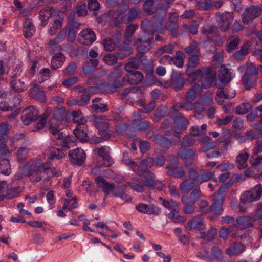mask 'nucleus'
I'll return each instance as SVG.
<instances>
[{"label": "nucleus", "instance_id": "obj_55", "mask_svg": "<svg viewBox=\"0 0 262 262\" xmlns=\"http://www.w3.org/2000/svg\"><path fill=\"white\" fill-rule=\"evenodd\" d=\"M66 154L63 152L62 150L57 148L51 151L48 159L50 160H52L54 159L60 160L64 158Z\"/></svg>", "mask_w": 262, "mask_h": 262}, {"label": "nucleus", "instance_id": "obj_4", "mask_svg": "<svg viewBox=\"0 0 262 262\" xmlns=\"http://www.w3.org/2000/svg\"><path fill=\"white\" fill-rule=\"evenodd\" d=\"M106 117L105 116H94V123L95 126L98 130V134L101 135L100 137H94L93 139V141L95 143H100L102 141L108 140L110 135L108 132V124L103 121H105Z\"/></svg>", "mask_w": 262, "mask_h": 262}, {"label": "nucleus", "instance_id": "obj_64", "mask_svg": "<svg viewBox=\"0 0 262 262\" xmlns=\"http://www.w3.org/2000/svg\"><path fill=\"white\" fill-rule=\"evenodd\" d=\"M214 175L213 172H207L202 173L198 180V183H202L211 180Z\"/></svg>", "mask_w": 262, "mask_h": 262}, {"label": "nucleus", "instance_id": "obj_11", "mask_svg": "<svg viewBox=\"0 0 262 262\" xmlns=\"http://www.w3.org/2000/svg\"><path fill=\"white\" fill-rule=\"evenodd\" d=\"M70 161L75 165L82 166L85 160V154L83 150L77 148L68 152Z\"/></svg>", "mask_w": 262, "mask_h": 262}, {"label": "nucleus", "instance_id": "obj_51", "mask_svg": "<svg viewBox=\"0 0 262 262\" xmlns=\"http://www.w3.org/2000/svg\"><path fill=\"white\" fill-rule=\"evenodd\" d=\"M254 221V217L251 216H242L236 219L237 223L244 228L250 226L251 223Z\"/></svg>", "mask_w": 262, "mask_h": 262}, {"label": "nucleus", "instance_id": "obj_35", "mask_svg": "<svg viewBox=\"0 0 262 262\" xmlns=\"http://www.w3.org/2000/svg\"><path fill=\"white\" fill-rule=\"evenodd\" d=\"M188 225L191 229L202 230L204 227V225L202 215H199L191 219L188 222Z\"/></svg>", "mask_w": 262, "mask_h": 262}, {"label": "nucleus", "instance_id": "obj_56", "mask_svg": "<svg viewBox=\"0 0 262 262\" xmlns=\"http://www.w3.org/2000/svg\"><path fill=\"white\" fill-rule=\"evenodd\" d=\"M252 108V105L249 103L244 102L237 106L235 112L238 114H245Z\"/></svg>", "mask_w": 262, "mask_h": 262}, {"label": "nucleus", "instance_id": "obj_50", "mask_svg": "<svg viewBox=\"0 0 262 262\" xmlns=\"http://www.w3.org/2000/svg\"><path fill=\"white\" fill-rule=\"evenodd\" d=\"M206 129L207 125L205 124H203L200 128L198 126H193L190 128V133L194 137H201L205 135Z\"/></svg>", "mask_w": 262, "mask_h": 262}, {"label": "nucleus", "instance_id": "obj_28", "mask_svg": "<svg viewBox=\"0 0 262 262\" xmlns=\"http://www.w3.org/2000/svg\"><path fill=\"white\" fill-rule=\"evenodd\" d=\"M126 188V185L114 186V189L112 191V194L115 197L120 198L126 202H130L132 200V198L125 193L124 191Z\"/></svg>", "mask_w": 262, "mask_h": 262}, {"label": "nucleus", "instance_id": "obj_45", "mask_svg": "<svg viewBox=\"0 0 262 262\" xmlns=\"http://www.w3.org/2000/svg\"><path fill=\"white\" fill-rule=\"evenodd\" d=\"M166 60L169 62L171 64H173L177 67H180V51L176 52L174 57L169 55H164L161 59L160 61Z\"/></svg>", "mask_w": 262, "mask_h": 262}, {"label": "nucleus", "instance_id": "obj_6", "mask_svg": "<svg viewBox=\"0 0 262 262\" xmlns=\"http://www.w3.org/2000/svg\"><path fill=\"white\" fill-rule=\"evenodd\" d=\"M224 187H220L217 193L212 196L213 203L209 207V211L214 215H219L223 212L222 205L224 200L225 192L223 191Z\"/></svg>", "mask_w": 262, "mask_h": 262}, {"label": "nucleus", "instance_id": "obj_43", "mask_svg": "<svg viewBox=\"0 0 262 262\" xmlns=\"http://www.w3.org/2000/svg\"><path fill=\"white\" fill-rule=\"evenodd\" d=\"M195 155V152L191 149H181V158L188 160V162L185 163L187 166H189L192 164Z\"/></svg>", "mask_w": 262, "mask_h": 262}, {"label": "nucleus", "instance_id": "obj_15", "mask_svg": "<svg viewBox=\"0 0 262 262\" xmlns=\"http://www.w3.org/2000/svg\"><path fill=\"white\" fill-rule=\"evenodd\" d=\"M179 106L177 105L174 106L170 111V115L173 119V122L172 124V129L176 136L177 138L180 137V116L179 112Z\"/></svg>", "mask_w": 262, "mask_h": 262}, {"label": "nucleus", "instance_id": "obj_10", "mask_svg": "<svg viewBox=\"0 0 262 262\" xmlns=\"http://www.w3.org/2000/svg\"><path fill=\"white\" fill-rule=\"evenodd\" d=\"M261 13V9L258 6H251L247 8L242 15V20L245 24L252 22Z\"/></svg>", "mask_w": 262, "mask_h": 262}, {"label": "nucleus", "instance_id": "obj_36", "mask_svg": "<svg viewBox=\"0 0 262 262\" xmlns=\"http://www.w3.org/2000/svg\"><path fill=\"white\" fill-rule=\"evenodd\" d=\"M23 31L25 38H31L35 32V28L33 23L30 20H26L24 24Z\"/></svg>", "mask_w": 262, "mask_h": 262}, {"label": "nucleus", "instance_id": "obj_38", "mask_svg": "<svg viewBox=\"0 0 262 262\" xmlns=\"http://www.w3.org/2000/svg\"><path fill=\"white\" fill-rule=\"evenodd\" d=\"M245 248L244 245L240 243H235L233 246L227 248L226 252L229 256L239 254L244 251Z\"/></svg>", "mask_w": 262, "mask_h": 262}, {"label": "nucleus", "instance_id": "obj_23", "mask_svg": "<svg viewBox=\"0 0 262 262\" xmlns=\"http://www.w3.org/2000/svg\"><path fill=\"white\" fill-rule=\"evenodd\" d=\"M29 95L32 98L41 102H45L46 100L44 91L36 83L34 84L33 86L30 89Z\"/></svg>", "mask_w": 262, "mask_h": 262}, {"label": "nucleus", "instance_id": "obj_49", "mask_svg": "<svg viewBox=\"0 0 262 262\" xmlns=\"http://www.w3.org/2000/svg\"><path fill=\"white\" fill-rule=\"evenodd\" d=\"M53 116L52 121L62 123L64 121L66 117L65 110L63 108L55 109L53 112Z\"/></svg>", "mask_w": 262, "mask_h": 262}, {"label": "nucleus", "instance_id": "obj_62", "mask_svg": "<svg viewBox=\"0 0 262 262\" xmlns=\"http://www.w3.org/2000/svg\"><path fill=\"white\" fill-rule=\"evenodd\" d=\"M195 186L194 182H190L188 180H185L181 184V190L188 192L192 190Z\"/></svg>", "mask_w": 262, "mask_h": 262}, {"label": "nucleus", "instance_id": "obj_41", "mask_svg": "<svg viewBox=\"0 0 262 262\" xmlns=\"http://www.w3.org/2000/svg\"><path fill=\"white\" fill-rule=\"evenodd\" d=\"M84 125L78 124L77 127L73 130L75 136L81 141H85L88 139L87 133Z\"/></svg>", "mask_w": 262, "mask_h": 262}, {"label": "nucleus", "instance_id": "obj_3", "mask_svg": "<svg viewBox=\"0 0 262 262\" xmlns=\"http://www.w3.org/2000/svg\"><path fill=\"white\" fill-rule=\"evenodd\" d=\"M135 173L140 177L144 178L146 180L141 182L143 185L150 188L162 190L164 186L159 181L155 179V175L147 169L141 168L140 166L137 170H135Z\"/></svg>", "mask_w": 262, "mask_h": 262}, {"label": "nucleus", "instance_id": "obj_33", "mask_svg": "<svg viewBox=\"0 0 262 262\" xmlns=\"http://www.w3.org/2000/svg\"><path fill=\"white\" fill-rule=\"evenodd\" d=\"M53 9L49 7L43 8L39 12V19L41 21V25L45 26L48 22L49 19L53 14Z\"/></svg>", "mask_w": 262, "mask_h": 262}, {"label": "nucleus", "instance_id": "obj_58", "mask_svg": "<svg viewBox=\"0 0 262 262\" xmlns=\"http://www.w3.org/2000/svg\"><path fill=\"white\" fill-rule=\"evenodd\" d=\"M200 54H192L188 58V62L187 63L188 69L189 68H194L199 63V56Z\"/></svg>", "mask_w": 262, "mask_h": 262}, {"label": "nucleus", "instance_id": "obj_19", "mask_svg": "<svg viewBox=\"0 0 262 262\" xmlns=\"http://www.w3.org/2000/svg\"><path fill=\"white\" fill-rule=\"evenodd\" d=\"M11 97V95L9 92L3 93L0 95V110L2 111H11L16 106L15 103L14 104L13 106L10 105L8 103ZM17 99L18 102L17 105L19 104L20 102L19 98H17Z\"/></svg>", "mask_w": 262, "mask_h": 262}, {"label": "nucleus", "instance_id": "obj_27", "mask_svg": "<svg viewBox=\"0 0 262 262\" xmlns=\"http://www.w3.org/2000/svg\"><path fill=\"white\" fill-rule=\"evenodd\" d=\"M238 71L241 73H244V76L250 77L256 75L258 72L252 62L248 63L238 68Z\"/></svg>", "mask_w": 262, "mask_h": 262}, {"label": "nucleus", "instance_id": "obj_40", "mask_svg": "<svg viewBox=\"0 0 262 262\" xmlns=\"http://www.w3.org/2000/svg\"><path fill=\"white\" fill-rule=\"evenodd\" d=\"M59 140H61L60 144L62 147L66 148L75 146L76 142V139L73 136L63 137L62 135Z\"/></svg>", "mask_w": 262, "mask_h": 262}, {"label": "nucleus", "instance_id": "obj_16", "mask_svg": "<svg viewBox=\"0 0 262 262\" xmlns=\"http://www.w3.org/2000/svg\"><path fill=\"white\" fill-rule=\"evenodd\" d=\"M161 3L159 0H146L143 5L144 11L148 14L151 15L157 13L161 15L163 14L159 9Z\"/></svg>", "mask_w": 262, "mask_h": 262}, {"label": "nucleus", "instance_id": "obj_20", "mask_svg": "<svg viewBox=\"0 0 262 262\" xmlns=\"http://www.w3.org/2000/svg\"><path fill=\"white\" fill-rule=\"evenodd\" d=\"M234 77V73L231 69H228L225 65L221 66L219 69V78L222 83L227 84Z\"/></svg>", "mask_w": 262, "mask_h": 262}, {"label": "nucleus", "instance_id": "obj_9", "mask_svg": "<svg viewBox=\"0 0 262 262\" xmlns=\"http://www.w3.org/2000/svg\"><path fill=\"white\" fill-rule=\"evenodd\" d=\"M39 117L38 109L33 106L26 107L22 112L21 121L24 125H28L35 121Z\"/></svg>", "mask_w": 262, "mask_h": 262}, {"label": "nucleus", "instance_id": "obj_26", "mask_svg": "<svg viewBox=\"0 0 262 262\" xmlns=\"http://www.w3.org/2000/svg\"><path fill=\"white\" fill-rule=\"evenodd\" d=\"M179 163V160L178 158L175 156H172L170 159V164L167 168L168 174L180 178V171L178 165Z\"/></svg>", "mask_w": 262, "mask_h": 262}, {"label": "nucleus", "instance_id": "obj_63", "mask_svg": "<svg viewBox=\"0 0 262 262\" xmlns=\"http://www.w3.org/2000/svg\"><path fill=\"white\" fill-rule=\"evenodd\" d=\"M208 203L206 200H201L198 204V210L201 213H207L209 211Z\"/></svg>", "mask_w": 262, "mask_h": 262}, {"label": "nucleus", "instance_id": "obj_37", "mask_svg": "<svg viewBox=\"0 0 262 262\" xmlns=\"http://www.w3.org/2000/svg\"><path fill=\"white\" fill-rule=\"evenodd\" d=\"M66 61L65 56L61 53H57L52 58L51 67L54 69L60 68Z\"/></svg>", "mask_w": 262, "mask_h": 262}, {"label": "nucleus", "instance_id": "obj_13", "mask_svg": "<svg viewBox=\"0 0 262 262\" xmlns=\"http://www.w3.org/2000/svg\"><path fill=\"white\" fill-rule=\"evenodd\" d=\"M96 39L95 33L89 28L82 30L78 36L80 43L85 46L92 45L96 40Z\"/></svg>", "mask_w": 262, "mask_h": 262}, {"label": "nucleus", "instance_id": "obj_29", "mask_svg": "<svg viewBox=\"0 0 262 262\" xmlns=\"http://www.w3.org/2000/svg\"><path fill=\"white\" fill-rule=\"evenodd\" d=\"M63 18L61 16H53V22L50 23L48 30V33L50 36L55 35L57 31L60 29L63 24Z\"/></svg>", "mask_w": 262, "mask_h": 262}, {"label": "nucleus", "instance_id": "obj_57", "mask_svg": "<svg viewBox=\"0 0 262 262\" xmlns=\"http://www.w3.org/2000/svg\"><path fill=\"white\" fill-rule=\"evenodd\" d=\"M249 48L248 45H243L239 51L234 54V57L238 60H242L245 58V55L248 53Z\"/></svg>", "mask_w": 262, "mask_h": 262}, {"label": "nucleus", "instance_id": "obj_2", "mask_svg": "<svg viewBox=\"0 0 262 262\" xmlns=\"http://www.w3.org/2000/svg\"><path fill=\"white\" fill-rule=\"evenodd\" d=\"M47 169L44 168V164L40 163L36 160H32L23 167L24 176L29 178L32 182H38L45 177L44 171Z\"/></svg>", "mask_w": 262, "mask_h": 262}, {"label": "nucleus", "instance_id": "obj_59", "mask_svg": "<svg viewBox=\"0 0 262 262\" xmlns=\"http://www.w3.org/2000/svg\"><path fill=\"white\" fill-rule=\"evenodd\" d=\"M235 226H230L229 227H223L220 231L219 236L220 237L226 239L228 235L234 231L235 228Z\"/></svg>", "mask_w": 262, "mask_h": 262}, {"label": "nucleus", "instance_id": "obj_34", "mask_svg": "<svg viewBox=\"0 0 262 262\" xmlns=\"http://www.w3.org/2000/svg\"><path fill=\"white\" fill-rule=\"evenodd\" d=\"M204 79L202 82V86L204 89H208L211 86H214L216 81V75L213 73L210 68V73L208 75H205Z\"/></svg>", "mask_w": 262, "mask_h": 262}, {"label": "nucleus", "instance_id": "obj_61", "mask_svg": "<svg viewBox=\"0 0 262 262\" xmlns=\"http://www.w3.org/2000/svg\"><path fill=\"white\" fill-rule=\"evenodd\" d=\"M103 45L104 50L107 51H112L114 50L116 47L115 42L110 38L104 39Z\"/></svg>", "mask_w": 262, "mask_h": 262}, {"label": "nucleus", "instance_id": "obj_7", "mask_svg": "<svg viewBox=\"0 0 262 262\" xmlns=\"http://www.w3.org/2000/svg\"><path fill=\"white\" fill-rule=\"evenodd\" d=\"M159 199L163 201V205L165 207L170 210L168 217L176 223H179L180 216L178 204L172 200L167 201L164 200L162 197H160Z\"/></svg>", "mask_w": 262, "mask_h": 262}, {"label": "nucleus", "instance_id": "obj_12", "mask_svg": "<svg viewBox=\"0 0 262 262\" xmlns=\"http://www.w3.org/2000/svg\"><path fill=\"white\" fill-rule=\"evenodd\" d=\"M178 14L176 13H172L171 14H170V20L166 24L165 26V28H164L163 27V25H162V28H164L165 30V29L169 30L170 31L172 32V33H176L178 29L179 26L178 23L174 20H172V19H177L178 18ZM159 17L162 18V21H163V17L162 15L161 16L155 15L153 17L152 20L151 21H150L149 22H155L157 24H158ZM162 23L163 21H162Z\"/></svg>", "mask_w": 262, "mask_h": 262}, {"label": "nucleus", "instance_id": "obj_52", "mask_svg": "<svg viewBox=\"0 0 262 262\" xmlns=\"http://www.w3.org/2000/svg\"><path fill=\"white\" fill-rule=\"evenodd\" d=\"M240 39L238 37L231 36L228 40V44L226 47V50L230 52L234 50L239 43Z\"/></svg>", "mask_w": 262, "mask_h": 262}, {"label": "nucleus", "instance_id": "obj_42", "mask_svg": "<svg viewBox=\"0 0 262 262\" xmlns=\"http://www.w3.org/2000/svg\"><path fill=\"white\" fill-rule=\"evenodd\" d=\"M62 123H61L51 120L50 124L49 130L53 135L57 136L55 137L57 139H59L61 137L62 134V133L60 132V130L61 129L60 125Z\"/></svg>", "mask_w": 262, "mask_h": 262}, {"label": "nucleus", "instance_id": "obj_18", "mask_svg": "<svg viewBox=\"0 0 262 262\" xmlns=\"http://www.w3.org/2000/svg\"><path fill=\"white\" fill-rule=\"evenodd\" d=\"M136 209L142 213L157 215L160 213V209L154 204L139 203L136 206Z\"/></svg>", "mask_w": 262, "mask_h": 262}, {"label": "nucleus", "instance_id": "obj_44", "mask_svg": "<svg viewBox=\"0 0 262 262\" xmlns=\"http://www.w3.org/2000/svg\"><path fill=\"white\" fill-rule=\"evenodd\" d=\"M171 86L176 91L180 90V72L173 70L171 75Z\"/></svg>", "mask_w": 262, "mask_h": 262}, {"label": "nucleus", "instance_id": "obj_24", "mask_svg": "<svg viewBox=\"0 0 262 262\" xmlns=\"http://www.w3.org/2000/svg\"><path fill=\"white\" fill-rule=\"evenodd\" d=\"M108 148L106 146H102L94 150V151L102 158L103 164L105 166H110L113 164L112 158L108 154Z\"/></svg>", "mask_w": 262, "mask_h": 262}, {"label": "nucleus", "instance_id": "obj_17", "mask_svg": "<svg viewBox=\"0 0 262 262\" xmlns=\"http://www.w3.org/2000/svg\"><path fill=\"white\" fill-rule=\"evenodd\" d=\"M213 103V99L212 97H208L206 99H203L201 100L197 101L194 105L190 104V105H186L185 104H181V108H186V110H191L194 108L195 111L198 112H202L205 106L211 105Z\"/></svg>", "mask_w": 262, "mask_h": 262}, {"label": "nucleus", "instance_id": "obj_8", "mask_svg": "<svg viewBox=\"0 0 262 262\" xmlns=\"http://www.w3.org/2000/svg\"><path fill=\"white\" fill-rule=\"evenodd\" d=\"M216 18L220 29L225 32L228 30L233 21L234 16L232 12H225L223 13H217Z\"/></svg>", "mask_w": 262, "mask_h": 262}, {"label": "nucleus", "instance_id": "obj_48", "mask_svg": "<svg viewBox=\"0 0 262 262\" xmlns=\"http://www.w3.org/2000/svg\"><path fill=\"white\" fill-rule=\"evenodd\" d=\"M0 173L9 175L11 173V165L8 159H4L0 161Z\"/></svg>", "mask_w": 262, "mask_h": 262}, {"label": "nucleus", "instance_id": "obj_22", "mask_svg": "<svg viewBox=\"0 0 262 262\" xmlns=\"http://www.w3.org/2000/svg\"><path fill=\"white\" fill-rule=\"evenodd\" d=\"M210 72V67H205L201 69H199L194 72H191L189 69L186 71L187 74L190 76L194 81L199 82L205 75H208Z\"/></svg>", "mask_w": 262, "mask_h": 262}, {"label": "nucleus", "instance_id": "obj_53", "mask_svg": "<svg viewBox=\"0 0 262 262\" xmlns=\"http://www.w3.org/2000/svg\"><path fill=\"white\" fill-rule=\"evenodd\" d=\"M72 115L73 117V121L79 125H84L86 122L85 119L81 117L82 112L80 110L73 111Z\"/></svg>", "mask_w": 262, "mask_h": 262}, {"label": "nucleus", "instance_id": "obj_39", "mask_svg": "<svg viewBox=\"0 0 262 262\" xmlns=\"http://www.w3.org/2000/svg\"><path fill=\"white\" fill-rule=\"evenodd\" d=\"M101 99L97 98L92 100V104L91 107L95 112H104L108 110L107 105L105 104L100 103Z\"/></svg>", "mask_w": 262, "mask_h": 262}, {"label": "nucleus", "instance_id": "obj_31", "mask_svg": "<svg viewBox=\"0 0 262 262\" xmlns=\"http://www.w3.org/2000/svg\"><path fill=\"white\" fill-rule=\"evenodd\" d=\"M67 35V28H64L60 30L56 36L52 39H50L48 42V47L52 48L59 43L62 42L66 38Z\"/></svg>", "mask_w": 262, "mask_h": 262}, {"label": "nucleus", "instance_id": "obj_30", "mask_svg": "<svg viewBox=\"0 0 262 262\" xmlns=\"http://www.w3.org/2000/svg\"><path fill=\"white\" fill-rule=\"evenodd\" d=\"M252 127L254 129L248 131L245 135L249 139H256L262 137V121L257 123L253 124Z\"/></svg>", "mask_w": 262, "mask_h": 262}, {"label": "nucleus", "instance_id": "obj_14", "mask_svg": "<svg viewBox=\"0 0 262 262\" xmlns=\"http://www.w3.org/2000/svg\"><path fill=\"white\" fill-rule=\"evenodd\" d=\"M144 78L143 75L139 71H134L128 72V74L123 78V82L125 85H137L141 82Z\"/></svg>", "mask_w": 262, "mask_h": 262}, {"label": "nucleus", "instance_id": "obj_5", "mask_svg": "<svg viewBox=\"0 0 262 262\" xmlns=\"http://www.w3.org/2000/svg\"><path fill=\"white\" fill-rule=\"evenodd\" d=\"M262 196V185H256L249 190L244 191L240 196V202L243 205H248L260 200Z\"/></svg>", "mask_w": 262, "mask_h": 262}, {"label": "nucleus", "instance_id": "obj_47", "mask_svg": "<svg viewBox=\"0 0 262 262\" xmlns=\"http://www.w3.org/2000/svg\"><path fill=\"white\" fill-rule=\"evenodd\" d=\"M29 149L26 147H19L17 151L16 156L17 161L19 163L23 164L27 160L28 157V151Z\"/></svg>", "mask_w": 262, "mask_h": 262}, {"label": "nucleus", "instance_id": "obj_32", "mask_svg": "<svg viewBox=\"0 0 262 262\" xmlns=\"http://www.w3.org/2000/svg\"><path fill=\"white\" fill-rule=\"evenodd\" d=\"M12 90L17 93H21L27 90L28 85L20 79L14 78L10 82Z\"/></svg>", "mask_w": 262, "mask_h": 262}, {"label": "nucleus", "instance_id": "obj_1", "mask_svg": "<svg viewBox=\"0 0 262 262\" xmlns=\"http://www.w3.org/2000/svg\"><path fill=\"white\" fill-rule=\"evenodd\" d=\"M162 18L159 17L158 24L155 22L151 23L146 21L142 24V27H145V36L144 38H138L135 41V44L137 45V49L140 53H144L151 48V43L152 41V35L154 33L157 32L164 34L165 30L162 27Z\"/></svg>", "mask_w": 262, "mask_h": 262}, {"label": "nucleus", "instance_id": "obj_60", "mask_svg": "<svg viewBox=\"0 0 262 262\" xmlns=\"http://www.w3.org/2000/svg\"><path fill=\"white\" fill-rule=\"evenodd\" d=\"M185 52L190 55L200 54L198 43L195 41H193L191 45L186 48Z\"/></svg>", "mask_w": 262, "mask_h": 262}, {"label": "nucleus", "instance_id": "obj_46", "mask_svg": "<svg viewBox=\"0 0 262 262\" xmlns=\"http://www.w3.org/2000/svg\"><path fill=\"white\" fill-rule=\"evenodd\" d=\"M202 88L199 84H194L187 92L186 97L189 101H193L198 95L202 93Z\"/></svg>", "mask_w": 262, "mask_h": 262}, {"label": "nucleus", "instance_id": "obj_25", "mask_svg": "<svg viewBox=\"0 0 262 262\" xmlns=\"http://www.w3.org/2000/svg\"><path fill=\"white\" fill-rule=\"evenodd\" d=\"M249 154L246 150L240 152L236 157L235 162L239 169H245L248 166V160L249 158Z\"/></svg>", "mask_w": 262, "mask_h": 262}, {"label": "nucleus", "instance_id": "obj_54", "mask_svg": "<svg viewBox=\"0 0 262 262\" xmlns=\"http://www.w3.org/2000/svg\"><path fill=\"white\" fill-rule=\"evenodd\" d=\"M212 0H196L195 6L201 10H206L211 7Z\"/></svg>", "mask_w": 262, "mask_h": 262}, {"label": "nucleus", "instance_id": "obj_21", "mask_svg": "<svg viewBox=\"0 0 262 262\" xmlns=\"http://www.w3.org/2000/svg\"><path fill=\"white\" fill-rule=\"evenodd\" d=\"M95 182L97 187L101 188L106 195L110 194L114 188V183H108L102 176H99L95 178Z\"/></svg>", "mask_w": 262, "mask_h": 262}]
</instances>
